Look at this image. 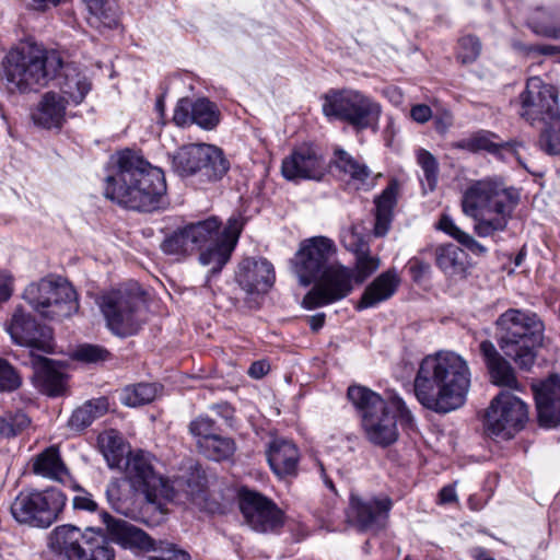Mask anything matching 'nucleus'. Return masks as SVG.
Masks as SVG:
<instances>
[{"instance_id": "nucleus-1", "label": "nucleus", "mask_w": 560, "mask_h": 560, "mask_svg": "<svg viewBox=\"0 0 560 560\" xmlns=\"http://www.w3.org/2000/svg\"><path fill=\"white\" fill-rule=\"evenodd\" d=\"M470 387L468 362L448 350L425 355L413 380L417 400L427 409L447 413L460 408Z\"/></svg>"}, {"instance_id": "nucleus-2", "label": "nucleus", "mask_w": 560, "mask_h": 560, "mask_svg": "<svg viewBox=\"0 0 560 560\" xmlns=\"http://www.w3.org/2000/svg\"><path fill=\"white\" fill-rule=\"evenodd\" d=\"M242 229L243 221L240 217H231L222 231L218 218L210 217L186 224L166 235L161 243V250L182 259L205 247L199 255V262L210 267V272L215 275L230 260Z\"/></svg>"}, {"instance_id": "nucleus-3", "label": "nucleus", "mask_w": 560, "mask_h": 560, "mask_svg": "<svg viewBox=\"0 0 560 560\" xmlns=\"http://www.w3.org/2000/svg\"><path fill=\"white\" fill-rule=\"evenodd\" d=\"M165 192L163 171L130 150L117 154L114 172L105 178V197L132 210H156Z\"/></svg>"}, {"instance_id": "nucleus-4", "label": "nucleus", "mask_w": 560, "mask_h": 560, "mask_svg": "<svg viewBox=\"0 0 560 560\" xmlns=\"http://www.w3.org/2000/svg\"><path fill=\"white\" fill-rule=\"evenodd\" d=\"M348 398L361 412L364 433L375 445L388 446L397 441V421L406 427L413 424L411 411L396 394L385 400L364 386H350Z\"/></svg>"}, {"instance_id": "nucleus-5", "label": "nucleus", "mask_w": 560, "mask_h": 560, "mask_svg": "<svg viewBox=\"0 0 560 560\" xmlns=\"http://www.w3.org/2000/svg\"><path fill=\"white\" fill-rule=\"evenodd\" d=\"M515 205L512 191L489 178L471 183L462 197V211L475 220L474 231L479 237L505 231Z\"/></svg>"}, {"instance_id": "nucleus-6", "label": "nucleus", "mask_w": 560, "mask_h": 560, "mask_svg": "<svg viewBox=\"0 0 560 560\" xmlns=\"http://www.w3.org/2000/svg\"><path fill=\"white\" fill-rule=\"evenodd\" d=\"M62 68L55 50L24 42L12 48L4 60V77L10 92L28 93L47 85Z\"/></svg>"}, {"instance_id": "nucleus-7", "label": "nucleus", "mask_w": 560, "mask_h": 560, "mask_svg": "<svg viewBox=\"0 0 560 560\" xmlns=\"http://www.w3.org/2000/svg\"><path fill=\"white\" fill-rule=\"evenodd\" d=\"M499 346L503 353L525 371L534 365L542 347L545 325L532 312L510 308L497 319Z\"/></svg>"}, {"instance_id": "nucleus-8", "label": "nucleus", "mask_w": 560, "mask_h": 560, "mask_svg": "<svg viewBox=\"0 0 560 560\" xmlns=\"http://www.w3.org/2000/svg\"><path fill=\"white\" fill-rule=\"evenodd\" d=\"M23 298L40 316L48 319L69 317L79 308L75 290L61 278H45L28 284Z\"/></svg>"}, {"instance_id": "nucleus-9", "label": "nucleus", "mask_w": 560, "mask_h": 560, "mask_svg": "<svg viewBox=\"0 0 560 560\" xmlns=\"http://www.w3.org/2000/svg\"><path fill=\"white\" fill-rule=\"evenodd\" d=\"M381 112L378 103L357 90L331 91L324 97V115L347 121L357 130L375 127Z\"/></svg>"}, {"instance_id": "nucleus-10", "label": "nucleus", "mask_w": 560, "mask_h": 560, "mask_svg": "<svg viewBox=\"0 0 560 560\" xmlns=\"http://www.w3.org/2000/svg\"><path fill=\"white\" fill-rule=\"evenodd\" d=\"M67 497L56 488L21 491L10 505L12 517L20 524L49 527L66 506Z\"/></svg>"}, {"instance_id": "nucleus-11", "label": "nucleus", "mask_w": 560, "mask_h": 560, "mask_svg": "<svg viewBox=\"0 0 560 560\" xmlns=\"http://www.w3.org/2000/svg\"><path fill=\"white\" fill-rule=\"evenodd\" d=\"M154 457L145 452L130 453L125 467V477L131 489L142 494L148 503L161 509L173 500L174 488L153 466Z\"/></svg>"}, {"instance_id": "nucleus-12", "label": "nucleus", "mask_w": 560, "mask_h": 560, "mask_svg": "<svg viewBox=\"0 0 560 560\" xmlns=\"http://www.w3.org/2000/svg\"><path fill=\"white\" fill-rule=\"evenodd\" d=\"M143 296L136 289H118L104 294L100 300L101 311L107 327L117 336H130L141 326Z\"/></svg>"}, {"instance_id": "nucleus-13", "label": "nucleus", "mask_w": 560, "mask_h": 560, "mask_svg": "<svg viewBox=\"0 0 560 560\" xmlns=\"http://www.w3.org/2000/svg\"><path fill=\"white\" fill-rule=\"evenodd\" d=\"M173 168L183 177L200 174L208 180H219L228 173L230 163L220 148L192 143L178 149L173 156Z\"/></svg>"}, {"instance_id": "nucleus-14", "label": "nucleus", "mask_w": 560, "mask_h": 560, "mask_svg": "<svg viewBox=\"0 0 560 560\" xmlns=\"http://www.w3.org/2000/svg\"><path fill=\"white\" fill-rule=\"evenodd\" d=\"M528 420L527 405L510 392H501L490 402L485 415V431L489 436L512 439Z\"/></svg>"}, {"instance_id": "nucleus-15", "label": "nucleus", "mask_w": 560, "mask_h": 560, "mask_svg": "<svg viewBox=\"0 0 560 560\" xmlns=\"http://www.w3.org/2000/svg\"><path fill=\"white\" fill-rule=\"evenodd\" d=\"M336 253L335 243L326 236H313L301 242L292 259V270L299 282L306 287L316 281L334 264Z\"/></svg>"}, {"instance_id": "nucleus-16", "label": "nucleus", "mask_w": 560, "mask_h": 560, "mask_svg": "<svg viewBox=\"0 0 560 560\" xmlns=\"http://www.w3.org/2000/svg\"><path fill=\"white\" fill-rule=\"evenodd\" d=\"M520 116L532 125L551 122L560 116L558 90L538 77L527 80L520 94Z\"/></svg>"}, {"instance_id": "nucleus-17", "label": "nucleus", "mask_w": 560, "mask_h": 560, "mask_svg": "<svg viewBox=\"0 0 560 560\" xmlns=\"http://www.w3.org/2000/svg\"><path fill=\"white\" fill-rule=\"evenodd\" d=\"M316 281L303 298L304 308L314 310L348 296L353 289V272L350 268L334 262L319 275Z\"/></svg>"}, {"instance_id": "nucleus-18", "label": "nucleus", "mask_w": 560, "mask_h": 560, "mask_svg": "<svg viewBox=\"0 0 560 560\" xmlns=\"http://www.w3.org/2000/svg\"><path fill=\"white\" fill-rule=\"evenodd\" d=\"M238 505L245 523L257 533H275L284 525L283 511L259 492L242 489Z\"/></svg>"}, {"instance_id": "nucleus-19", "label": "nucleus", "mask_w": 560, "mask_h": 560, "mask_svg": "<svg viewBox=\"0 0 560 560\" xmlns=\"http://www.w3.org/2000/svg\"><path fill=\"white\" fill-rule=\"evenodd\" d=\"M11 339L20 346L49 353L52 351L50 330L39 326L22 307H16L11 319L5 324Z\"/></svg>"}, {"instance_id": "nucleus-20", "label": "nucleus", "mask_w": 560, "mask_h": 560, "mask_svg": "<svg viewBox=\"0 0 560 560\" xmlns=\"http://www.w3.org/2000/svg\"><path fill=\"white\" fill-rule=\"evenodd\" d=\"M392 508L393 501L387 495L364 499L351 493L348 517L363 530H380L386 526Z\"/></svg>"}, {"instance_id": "nucleus-21", "label": "nucleus", "mask_w": 560, "mask_h": 560, "mask_svg": "<svg viewBox=\"0 0 560 560\" xmlns=\"http://www.w3.org/2000/svg\"><path fill=\"white\" fill-rule=\"evenodd\" d=\"M281 172L289 180H320L326 173V165L323 155L315 147L303 144L282 161Z\"/></svg>"}, {"instance_id": "nucleus-22", "label": "nucleus", "mask_w": 560, "mask_h": 560, "mask_svg": "<svg viewBox=\"0 0 560 560\" xmlns=\"http://www.w3.org/2000/svg\"><path fill=\"white\" fill-rule=\"evenodd\" d=\"M96 529L86 527L82 530L71 524L59 525L48 535V548L60 560H82L88 540Z\"/></svg>"}, {"instance_id": "nucleus-23", "label": "nucleus", "mask_w": 560, "mask_h": 560, "mask_svg": "<svg viewBox=\"0 0 560 560\" xmlns=\"http://www.w3.org/2000/svg\"><path fill=\"white\" fill-rule=\"evenodd\" d=\"M221 120L218 106L206 97L180 98L174 109L173 121L178 127L197 125L203 130H213Z\"/></svg>"}, {"instance_id": "nucleus-24", "label": "nucleus", "mask_w": 560, "mask_h": 560, "mask_svg": "<svg viewBox=\"0 0 560 560\" xmlns=\"http://www.w3.org/2000/svg\"><path fill=\"white\" fill-rule=\"evenodd\" d=\"M275 270L265 258L246 257L236 271V282L248 294L266 293L275 282Z\"/></svg>"}, {"instance_id": "nucleus-25", "label": "nucleus", "mask_w": 560, "mask_h": 560, "mask_svg": "<svg viewBox=\"0 0 560 560\" xmlns=\"http://www.w3.org/2000/svg\"><path fill=\"white\" fill-rule=\"evenodd\" d=\"M533 388L539 424L545 428L558 427L560 424V376L551 375Z\"/></svg>"}, {"instance_id": "nucleus-26", "label": "nucleus", "mask_w": 560, "mask_h": 560, "mask_svg": "<svg viewBox=\"0 0 560 560\" xmlns=\"http://www.w3.org/2000/svg\"><path fill=\"white\" fill-rule=\"evenodd\" d=\"M69 104L71 103L61 93L47 91L35 105L31 118L40 128L60 129L66 122Z\"/></svg>"}, {"instance_id": "nucleus-27", "label": "nucleus", "mask_w": 560, "mask_h": 560, "mask_svg": "<svg viewBox=\"0 0 560 560\" xmlns=\"http://www.w3.org/2000/svg\"><path fill=\"white\" fill-rule=\"evenodd\" d=\"M110 538L124 548L150 551L154 540L142 529L124 520H116L107 512L101 515Z\"/></svg>"}, {"instance_id": "nucleus-28", "label": "nucleus", "mask_w": 560, "mask_h": 560, "mask_svg": "<svg viewBox=\"0 0 560 560\" xmlns=\"http://www.w3.org/2000/svg\"><path fill=\"white\" fill-rule=\"evenodd\" d=\"M400 278L395 269H388L377 276L364 290L355 308L358 311L377 306L389 300L396 292Z\"/></svg>"}, {"instance_id": "nucleus-29", "label": "nucleus", "mask_w": 560, "mask_h": 560, "mask_svg": "<svg viewBox=\"0 0 560 560\" xmlns=\"http://www.w3.org/2000/svg\"><path fill=\"white\" fill-rule=\"evenodd\" d=\"M272 471L280 478L295 475L300 454L296 446L285 439H275L267 451Z\"/></svg>"}, {"instance_id": "nucleus-30", "label": "nucleus", "mask_w": 560, "mask_h": 560, "mask_svg": "<svg viewBox=\"0 0 560 560\" xmlns=\"http://www.w3.org/2000/svg\"><path fill=\"white\" fill-rule=\"evenodd\" d=\"M31 364L34 370L36 386L49 396L60 395L65 387V375L55 362L31 352Z\"/></svg>"}, {"instance_id": "nucleus-31", "label": "nucleus", "mask_w": 560, "mask_h": 560, "mask_svg": "<svg viewBox=\"0 0 560 560\" xmlns=\"http://www.w3.org/2000/svg\"><path fill=\"white\" fill-rule=\"evenodd\" d=\"M436 266L450 278L463 279L468 268V256L458 246L447 243L434 248Z\"/></svg>"}, {"instance_id": "nucleus-32", "label": "nucleus", "mask_w": 560, "mask_h": 560, "mask_svg": "<svg viewBox=\"0 0 560 560\" xmlns=\"http://www.w3.org/2000/svg\"><path fill=\"white\" fill-rule=\"evenodd\" d=\"M32 470L44 478L63 482L69 471L55 445L45 448L33 458Z\"/></svg>"}, {"instance_id": "nucleus-33", "label": "nucleus", "mask_w": 560, "mask_h": 560, "mask_svg": "<svg viewBox=\"0 0 560 560\" xmlns=\"http://www.w3.org/2000/svg\"><path fill=\"white\" fill-rule=\"evenodd\" d=\"M61 69H63V74L62 80L59 82L60 91L58 93L66 96L73 105L81 104L91 90V82L74 66L67 65L62 66Z\"/></svg>"}, {"instance_id": "nucleus-34", "label": "nucleus", "mask_w": 560, "mask_h": 560, "mask_svg": "<svg viewBox=\"0 0 560 560\" xmlns=\"http://www.w3.org/2000/svg\"><path fill=\"white\" fill-rule=\"evenodd\" d=\"M397 184L392 183L388 185L381 196L375 200L376 212H375V225H374V234L376 236H384L387 234L392 219H393V209L397 202Z\"/></svg>"}, {"instance_id": "nucleus-35", "label": "nucleus", "mask_w": 560, "mask_h": 560, "mask_svg": "<svg viewBox=\"0 0 560 560\" xmlns=\"http://www.w3.org/2000/svg\"><path fill=\"white\" fill-rule=\"evenodd\" d=\"M88 23L95 28H112L117 24L115 0H83Z\"/></svg>"}, {"instance_id": "nucleus-36", "label": "nucleus", "mask_w": 560, "mask_h": 560, "mask_svg": "<svg viewBox=\"0 0 560 560\" xmlns=\"http://www.w3.org/2000/svg\"><path fill=\"white\" fill-rule=\"evenodd\" d=\"M108 410L106 398L89 400L77 408L68 420V425L75 431H81L92 422L103 417Z\"/></svg>"}, {"instance_id": "nucleus-37", "label": "nucleus", "mask_w": 560, "mask_h": 560, "mask_svg": "<svg viewBox=\"0 0 560 560\" xmlns=\"http://www.w3.org/2000/svg\"><path fill=\"white\" fill-rule=\"evenodd\" d=\"M436 229L444 232L476 255H485L487 253V248L483 245L476 241L472 235L458 228L454 220L446 213L441 215Z\"/></svg>"}, {"instance_id": "nucleus-38", "label": "nucleus", "mask_w": 560, "mask_h": 560, "mask_svg": "<svg viewBox=\"0 0 560 560\" xmlns=\"http://www.w3.org/2000/svg\"><path fill=\"white\" fill-rule=\"evenodd\" d=\"M158 386L154 384L140 383L126 386L119 394V399L127 407H139L155 399Z\"/></svg>"}, {"instance_id": "nucleus-39", "label": "nucleus", "mask_w": 560, "mask_h": 560, "mask_svg": "<svg viewBox=\"0 0 560 560\" xmlns=\"http://www.w3.org/2000/svg\"><path fill=\"white\" fill-rule=\"evenodd\" d=\"M236 446L232 439L213 435L202 441L199 451L208 458L220 462L229 459L235 453Z\"/></svg>"}, {"instance_id": "nucleus-40", "label": "nucleus", "mask_w": 560, "mask_h": 560, "mask_svg": "<svg viewBox=\"0 0 560 560\" xmlns=\"http://www.w3.org/2000/svg\"><path fill=\"white\" fill-rule=\"evenodd\" d=\"M495 136L490 132L481 131L463 141L462 147L476 152L488 151L492 154H500L501 151L514 153V148L510 143H499L494 141Z\"/></svg>"}, {"instance_id": "nucleus-41", "label": "nucleus", "mask_w": 560, "mask_h": 560, "mask_svg": "<svg viewBox=\"0 0 560 560\" xmlns=\"http://www.w3.org/2000/svg\"><path fill=\"white\" fill-rule=\"evenodd\" d=\"M529 26L538 35L560 37V16L555 12L537 10L529 20Z\"/></svg>"}, {"instance_id": "nucleus-42", "label": "nucleus", "mask_w": 560, "mask_h": 560, "mask_svg": "<svg viewBox=\"0 0 560 560\" xmlns=\"http://www.w3.org/2000/svg\"><path fill=\"white\" fill-rule=\"evenodd\" d=\"M488 370L493 384L514 390H522V385L518 383L513 368L505 359L488 366Z\"/></svg>"}, {"instance_id": "nucleus-43", "label": "nucleus", "mask_w": 560, "mask_h": 560, "mask_svg": "<svg viewBox=\"0 0 560 560\" xmlns=\"http://www.w3.org/2000/svg\"><path fill=\"white\" fill-rule=\"evenodd\" d=\"M336 164L340 171L349 174L352 179L364 182L370 176V170L345 150L336 151Z\"/></svg>"}, {"instance_id": "nucleus-44", "label": "nucleus", "mask_w": 560, "mask_h": 560, "mask_svg": "<svg viewBox=\"0 0 560 560\" xmlns=\"http://www.w3.org/2000/svg\"><path fill=\"white\" fill-rule=\"evenodd\" d=\"M30 418L24 412H7L0 417V436L10 439L30 425Z\"/></svg>"}, {"instance_id": "nucleus-45", "label": "nucleus", "mask_w": 560, "mask_h": 560, "mask_svg": "<svg viewBox=\"0 0 560 560\" xmlns=\"http://www.w3.org/2000/svg\"><path fill=\"white\" fill-rule=\"evenodd\" d=\"M547 127L539 138V147L546 153L560 154V116L551 122H545Z\"/></svg>"}, {"instance_id": "nucleus-46", "label": "nucleus", "mask_w": 560, "mask_h": 560, "mask_svg": "<svg viewBox=\"0 0 560 560\" xmlns=\"http://www.w3.org/2000/svg\"><path fill=\"white\" fill-rule=\"evenodd\" d=\"M481 52V43L478 37L474 35L463 36L458 42V60L464 63L475 62Z\"/></svg>"}, {"instance_id": "nucleus-47", "label": "nucleus", "mask_w": 560, "mask_h": 560, "mask_svg": "<svg viewBox=\"0 0 560 560\" xmlns=\"http://www.w3.org/2000/svg\"><path fill=\"white\" fill-rule=\"evenodd\" d=\"M417 162L423 171L430 190H433L438 183V161L428 150L419 149L417 151Z\"/></svg>"}, {"instance_id": "nucleus-48", "label": "nucleus", "mask_w": 560, "mask_h": 560, "mask_svg": "<svg viewBox=\"0 0 560 560\" xmlns=\"http://www.w3.org/2000/svg\"><path fill=\"white\" fill-rule=\"evenodd\" d=\"M381 261L378 257L371 256L365 253H361L357 256L355 268L353 272V279L362 283L373 272L380 268Z\"/></svg>"}, {"instance_id": "nucleus-49", "label": "nucleus", "mask_w": 560, "mask_h": 560, "mask_svg": "<svg viewBox=\"0 0 560 560\" xmlns=\"http://www.w3.org/2000/svg\"><path fill=\"white\" fill-rule=\"evenodd\" d=\"M150 551H152V555L148 557V560H190L186 551L177 549L168 542L160 541L159 546L154 544Z\"/></svg>"}, {"instance_id": "nucleus-50", "label": "nucleus", "mask_w": 560, "mask_h": 560, "mask_svg": "<svg viewBox=\"0 0 560 560\" xmlns=\"http://www.w3.org/2000/svg\"><path fill=\"white\" fill-rule=\"evenodd\" d=\"M513 47L527 58H536L540 55L555 56L560 52V47L556 45H526L521 42H514Z\"/></svg>"}, {"instance_id": "nucleus-51", "label": "nucleus", "mask_w": 560, "mask_h": 560, "mask_svg": "<svg viewBox=\"0 0 560 560\" xmlns=\"http://www.w3.org/2000/svg\"><path fill=\"white\" fill-rule=\"evenodd\" d=\"M214 422L208 417H198L189 424L190 433L197 438L198 448L201 446L202 441L215 435L213 433Z\"/></svg>"}, {"instance_id": "nucleus-52", "label": "nucleus", "mask_w": 560, "mask_h": 560, "mask_svg": "<svg viewBox=\"0 0 560 560\" xmlns=\"http://www.w3.org/2000/svg\"><path fill=\"white\" fill-rule=\"evenodd\" d=\"M109 353L102 347L93 345H84L79 347L74 352V358L86 363H96L105 361Z\"/></svg>"}, {"instance_id": "nucleus-53", "label": "nucleus", "mask_w": 560, "mask_h": 560, "mask_svg": "<svg viewBox=\"0 0 560 560\" xmlns=\"http://www.w3.org/2000/svg\"><path fill=\"white\" fill-rule=\"evenodd\" d=\"M21 385L20 376L4 360L0 359V390L11 392Z\"/></svg>"}, {"instance_id": "nucleus-54", "label": "nucleus", "mask_w": 560, "mask_h": 560, "mask_svg": "<svg viewBox=\"0 0 560 560\" xmlns=\"http://www.w3.org/2000/svg\"><path fill=\"white\" fill-rule=\"evenodd\" d=\"M73 489L77 494L72 499V506L74 510L95 512L97 511L98 504L93 500L92 494L84 490L79 485H75Z\"/></svg>"}, {"instance_id": "nucleus-55", "label": "nucleus", "mask_w": 560, "mask_h": 560, "mask_svg": "<svg viewBox=\"0 0 560 560\" xmlns=\"http://www.w3.org/2000/svg\"><path fill=\"white\" fill-rule=\"evenodd\" d=\"M106 497L113 509L117 511L121 509L124 498L121 494V483L119 480H113L109 482L106 489Z\"/></svg>"}, {"instance_id": "nucleus-56", "label": "nucleus", "mask_w": 560, "mask_h": 560, "mask_svg": "<svg viewBox=\"0 0 560 560\" xmlns=\"http://www.w3.org/2000/svg\"><path fill=\"white\" fill-rule=\"evenodd\" d=\"M480 352L485 359L487 368L494 364L495 362L504 359L495 349L494 345L489 340H483L480 346Z\"/></svg>"}, {"instance_id": "nucleus-57", "label": "nucleus", "mask_w": 560, "mask_h": 560, "mask_svg": "<svg viewBox=\"0 0 560 560\" xmlns=\"http://www.w3.org/2000/svg\"><path fill=\"white\" fill-rule=\"evenodd\" d=\"M409 270L412 277L418 280L424 275L429 273L431 270V266L429 262L424 261L419 257H413L409 260Z\"/></svg>"}, {"instance_id": "nucleus-58", "label": "nucleus", "mask_w": 560, "mask_h": 560, "mask_svg": "<svg viewBox=\"0 0 560 560\" xmlns=\"http://www.w3.org/2000/svg\"><path fill=\"white\" fill-rule=\"evenodd\" d=\"M100 443L103 448L108 450L115 455L120 448L121 440L115 431H109L100 436Z\"/></svg>"}, {"instance_id": "nucleus-59", "label": "nucleus", "mask_w": 560, "mask_h": 560, "mask_svg": "<svg viewBox=\"0 0 560 560\" xmlns=\"http://www.w3.org/2000/svg\"><path fill=\"white\" fill-rule=\"evenodd\" d=\"M410 116L415 121L424 124L432 118V110L430 106L425 104H417L411 107Z\"/></svg>"}, {"instance_id": "nucleus-60", "label": "nucleus", "mask_w": 560, "mask_h": 560, "mask_svg": "<svg viewBox=\"0 0 560 560\" xmlns=\"http://www.w3.org/2000/svg\"><path fill=\"white\" fill-rule=\"evenodd\" d=\"M13 292V278L7 272H0V303L10 299Z\"/></svg>"}, {"instance_id": "nucleus-61", "label": "nucleus", "mask_w": 560, "mask_h": 560, "mask_svg": "<svg viewBox=\"0 0 560 560\" xmlns=\"http://www.w3.org/2000/svg\"><path fill=\"white\" fill-rule=\"evenodd\" d=\"M269 371V365L265 361H256L248 369V374L253 378H261Z\"/></svg>"}, {"instance_id": "nucleus-62", "label": "nucleus", "mask_w": 560, "mask_h": 560, "mask_svg": "<svg viewBox=\"0 0 560 560\" xmlns=\"http://www.w3.org/2000/svg\"><path fill=\"white\" fill-rule=\"evenodd\" d=\"M457 501V494L454 486H445L441 489L439 494V502L441 504L453 503Z\"/></svg>"}, {"instance_id": "nucleus-63", "label": "nucleus", "mask_w": 560, "mask_h": 560, "mask_svg": "<svg viewBox=\"0 0 560 560\" xmlns=\"http://www.w3.org/2000/svg\"><path fill=\"white\" fill-rule=\"evenodd\" d=\"M325 322V315L323 313L316 314L310 317V326L313 331L320 329Z\"/></svg>"}, {"instance_id": "nucleus-64", "label": "nucleus", "mask_w": 560, "mask_h": 560, "mask_svg": "<svg viewBox=\"0 0 560 560\" xmlns=\"http://www.w3.org/2000/svg\"><path fill=\"white\" fill-rule=\"evenodd\" d=\"M472 557L476 559V560H495L494 558L490 557L487 552V550H485L483 548H475L472 550Z\"/></svg>"}]
</instances>
